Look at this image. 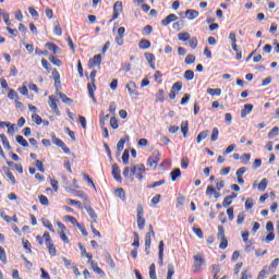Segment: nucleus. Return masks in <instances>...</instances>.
I'll return each mask as SVG.
<instances>
[{"label":"nucleus","instance_id":"7ed1b4c3","mask_svg":"<svg viewBox=\"0 0 279 279\" xmlns=\"http://www.w3.org/2000/svg\"><path fill=\"white\" fill-rule=\"evenodd\" d=\"M44 240L50 256H56V252H57L56 245H53V242L51 241V235L49 234V232L44 233Z\"/></svg>","mask_w":279,"mask_h":279},{"label":"nucleus","instance_id":"c85d7f7f","mask_svg":"<svg viewBox=\"0 0 279 279\" xmlns=\"http://www.w3.org/2000/svg\"><path fill=\"white\" fill-rule=\"evenodd\" d=\"M149 278L158 279V276L156 275V264H151L149 267Z\"/></svg>","mask_w":279,"mask_h":279},{"label":"nucleus","instance_id":"9b49d317","mask_svg":"<svg viewBox=\"0 0 279 279\" xmlns=\"http://www.w3.org/2000/svg\"><path fill=\"white\" fill-rule=\"evenodd\" d=\"M46 48L49 49V51H52L53 56H58L60 53L61 49L56 44L48 41L46 44Z\"/></svg>","mask_w":279,"mask_h":279},{"label":"nucleus","instance_id":"aec40b11","mask_svg":"<svg viewBox=\"0 0 279 279\" xmlns=\"http://www.w3.org/2000/svg\"><path fill=\"white\" fill-rule=\"evenodd\" d=\"M41 223L43 226H45V228H48L50 232H56V230H53V225L51 223V221H49V219L43 218Z\"/></svg>","mask_w":279,"mask_h":279},{"label":"nucleus","instance_id":"774afa93","mask_svg":"<svg viewBox=\"0 0 279 279\" xmlns=\"http://www.w3.org/2000/svg\"><path fill=\"white\" fill-rule=\"evenodd\" d=\"M181 167H182V169H189V159L186 157L182 158Z\"/></svg>","mask_w":279,"mask_h":279},{"label":"nucleus","instance_id":"79ce46f5","mask_svg":"<svg viewBox=\"0 0 279 279\" xmlns=\"http://www.w3.org/2000/svg\"><path fill=\"white\" fill-rule=\"evenodd\" d=\"M59 97H60L61 101H63V104H72L73 102V99L65 96L64 93H59Z\"/></svg>","mask_w":279,"mask_h":279},{"label":"nucleus","instance_id":"0e129e2a","mask_svg":"<svg viewBox=\"0 0 279 279\" xmlns=\"http://www.w3.org/2000/svg\"><path fill=\"white\" fill-rule=\"evenodd\" d=\"M195 62V56L194 54H187L185 58V64H193Z\"/></svg>","mask_w":279,"mask_h":279},{"label":"nucleus","instance_id":"bf43d9fd","mask_svg":"<svg viewBox=\"0 0 279 279\" xmlns=\"http://www.w3.org/2000/svg\"><path fill=\"white\" fill-rule=\"evenodd\" d=\"M53 32L56 36H62V27L60 26V23L57 22V25L54 26Z\"/></svg>","mask_w":279,"mask_h":279},{"label":"nucleus","instance_id":"a18cd8bd","mask_svg":"<svg viewBox=\"0 0 279 279\" xmlns=\"http://www.w3.org/2000/svg\"><path fill=\"white\" fill-rule=\"evenodd\" d=\"M122 162L123 165H128V162H130V150H124L122 155Z\"/></svg>","mask_w":279,"mask_h":279},{"label":"nucleus","instance_id":"6ab92c4d","mask_svg":"<svg viewBox=\"0 0 279 279\" xmlns=\"http://www.w3.org/2000/svg\"><path fill=\"white\" fill-rule=\"evenodd\" d=\"M172 182H175L180 175H182V171H180V168H177L170 172Z\"/></svg>","mask_w":279,"mask_h":279},{"label":"nucleus","instance_id":"3c124183","mask_svg":"<svg viewBox=\"0 0 279 279\" xmlns=\"http://www.w3.org/2000/svg\"><path fill=\"white\" fill-rule=\"evenodd\" d=\"M226 186V182H223L222 179H217L216 180V189L217 191H221Z\"/></svg>","mask_w":279,"mask_h":279},{"label":"nucleus","instance_id":"de8ad7c7","mask_svg":"<svg viewBox=\"0 0 279 279\" xmlns=\"http://www.w3.org/2000/svg\"><path fill=\"white\" fill-rule=\"evenodd\" d=\"M268 181L267 179H263L257 185L258 191H265L267 189Z\"/></svg>","mask_w":279,"mask_h":279},{"label":"nucleus","instance_id":"a19ab883","mask_svg":"<svg viewBox=\"0 0 279 279\" xmlns=\"http://www.w3.org/2000/svg\"><path fill=\"white\" fill-rule=\"evenodd\" d=\"M156 101H165V89H159L156 94Z\"/></svg>","mask_w":279,"mask_h":279},{"label":"nucleus","instance_id":"864d4df0","mask_svg":"<svg viewBox=\"0 0 279 279\" xmlns=\"http://www.w3.org/2000/svg\"><path fill=\"white\" fill-rule=\"evenodd\" d=\"M151 32H154V27H151V25H146L143 28V35L144 36H149V34H151Z\"/></svg>","mask_w":279,"mask_h":279},{"label":"nucleus","instance_id":"bb28decb","mask_svg":"<svg viewBox=\"0 0 279 279\" xmlns=\"http://www.w3.org/2000/svg\"><path fill=\"white\" fill-rule=\"evenodd\" d=\"M145 58L150 66L154 69V62H156V56L154 53H145Z\"/></svg>","mask_w":279,"mask_h":279},{"label":"nucleus","instance_id":"423d86ee","mask_svg":"<svg viewBox=\"0 0 279 279\" xmlns=\"http://www.w3.org/2000/svg\"><path fill=\"white\" fill-rule=\"evenodd\" d=\"M48 104L54 114H57V117H60V109L58 108V102H56V98H53V96H49Z\"/></svg>","mask_w":279,"mask_h":279},{"label":"nucleus","instance_id":"7c9ffc66","mask_svg":"<svg viewBox=\"0 0 279 279\" xmlns=\"http://www.w3.org/2000/svg\"><path fill=\"white\" fill-rule=\"evenodd\" d=\"M137 228L138 230H145V217H137Z\"/></svg>","mask_w":279,"mask_h":279},{"label":"nucleus","instance_id":"49530a36","mask_svg":"<svg viewBox=\"0 0 279 279\" xmlns=\"http://www.w3.org/2000/svg\"><path fill=\"white\" fill-rule=\"evenodd\" d=\"M0 217L7 222L11 223L12 222V217L8 216L5 211L0 209Z\"/></svg>","mask_w":279,"mask_h":279},{"label":"nucleus","instance_id":"e433bc0d","mask_svg":"<svg viewBox=\"0 0 279 279\" xmlns=\"http://www.w3.org/2000/svg\"><path fill=\"white\" fill-rule=\"evenodd\" d=\"M116 195L117 197H119L120 199H122V202H125V191L123 189H117L116 190Z\"/></svg>","mask_w":279,"mask_h":279},{"label":"nucleus","instance_id":"20e7f679","mask_svg":"<svg viewBox=\"0 0 279 279\" xmlns=\"http://www.w3.org/2000/svg\"><path fill=\"white\" fill-rule=\"evenodd\" d=\"M121 12H123V3L121 1H117L113 5V17L110 22L112 23V21L119 19V14H121Z\"/></svg>","mask_w":279,"mask_h":279},{"label":"nucleus","instance_id":"b1692460","mask_svg":"<svg viewBox=\"0 0 279 279\" xmlns=\"http://www.w3.org/2000/svg\"><path fill=\"white\" fill-rule=\"evenodd\" d=\"M132 247H141V238L136 232L133 233V243Z\"/></svg>","mask_w":279,"mask_h":279},{"label":"nucleus","instance_id":"09e8293b","mask_svg":"<svg viewBox=\"0 0 279 279\" xmlns=\"http://www.w3.org/2000/svg\"><path fill=\"white\" fill-rule=\"evenodd\" d=\"M234 149H236V145L234 144L229 145L223 151V156H228V154H232Z\"/></svg>","mask_w":279,"mask_h":279},{"label":"nucleus","instance_id":"c9c22d12","mask_svg":"<svg viewBox=\"0 0 279 279\" xmlns=\"http://www.w3.org/2000/svg\"><path fill=\"white\" fill-rule=\"evenodd\" d=\"M207 94L219 97L221 95V90L219 88H207Z\"/></svg>","mask_w":279,"mask_h":279},{"label":"nucleus","instance_id":"9d476101","mask_svg":"<svg viewBox=\"0 0 279 279\" xmlns=\"http://www.w3.org/2000/svg\"><path fill=\"white\" fill-rule=\"evenodd\" d=\"M175 21H178V15L171 13V14H169L166 19H163V20L161 21V25H162L163 27H167V25H170V23H173V22H175Z\"/></svg>","mask_w":279,"mask_h":279},{"label":"nucleus","instance_id":"5701e85b","mask_svg":"<svg viewBox=\"0 0 279 279\" xmlns=\"http://www.w3.org/2000/svg\"><path fill=\"white\" fill-rule=\"evenodd\" d=\"M208 134L209 132L208 131H203L201 132L197 137H196V143H202V141H205V138H208Z\"/></svg>","mask_w":279,"mask_h":279},{"label":"nucleus","instance_id":"1a4fd4ad","mask_svg":"<svg viewBox=\"0 0 279 279\" xmlns=\"http://www.w3.org/2000/svg\"><path fill=\"white\" fill-rule=\"evenodd\" d=\"M99 64H101V54H96L93 59H89L88 68L95 69V66H99Z\"/></svg>","mask_w":279,"mask_h":279},{"label":"nucleus","instance_id":"4d7b16f0","mask_svg":"<svg viewBox=\"0 0 279 279\" xmlns=\"http://www.w3.org/2000/svg\"><path fill=\"white\" fill-rule=\"evenodd\" d=\"M274 239H276V234H274V232H270L267 234V236L265 239H263V241H265V243H271V241H274Z\"/></svg>","mask_w":279,"mask_h":279},{"label":"nucleus","instance_id":"c03bdc74","mask_svg":"<svg viewBox=\"0 0 279 279\" xmlns=\"http://www.w3.org/2000/svg\"><path fill=\"white\" fill-rule=\"evenodd\" d=\"M8 97H9V99L16 101V99H19V94L16 93V90L10 89Z\"/></svg>","mask_w":279,"mask_h":279},{"label":"nucleus","instance_id":"72a5a7b5","mask_svg":"<svg viewBox=\"0 0 279 279\" xmlns=\"http://www.w3.org/2000/svg\"><path fill=\"white\" fill-rule=\"evenodd\" d=\"M163 256H165V242L160 241L159 242V259H160V263H162Z\"/></svg>","mask_w":279,"mask_h":279},{"label":"nucleus","instance_id":"ddd939ff","mask_svg":"<svg viewBox=\"0 0 279 279\" xmlns=\"http://www.w3.org/2000/svg\"><path fill=\"white\" fill-rule=\"evenodd\" d=\"M112 175L117 182H121V169L117 163L112 166Z\"/></svg>","mask_w":279,"mask_h":279},{"label":"nucleus","instance_id":"5fc2aeb1","mask_svg":"<svg viewBox=\"0 0 279 279\" xmlns=\"http://www.w3.org/2000/svg\"><path fill=\"white\" fill-rule=\"evenodd\" d=\"M254 208V199L247 198L245 202V209L246 210H252Z\"/></svg>","mask_w":279,"mask_h":279},{"label":"nucleus","instance_id":"2eb2a0df","mask_svg":"<svg viewBox=\"0 0 279 279\" xmlns=\"http://www.w3.org/2000/svg\"><path fill=\"white\" fill-rule=\"evenodd\" d=\"M185 16L189 19V21H194V19H197V16H199V12L189 9L185 11Z\"/></svg>","mask_w":279,"mask_h":279},{"label":"nucleus","instance_id":"f03ea898","mask_svg":"<svg viewBox=\"0 0 279 279\" xmlns=\"http://www.w3.org/2000/svg\"><path fill=\"white\" fill-rule=\"evenodd\" d=\"M218 241H220L219 248L226 250L228 247V239H226V230L222 226H218Z\"/></svg>","mask_w":279,"mask_h":279},{"label":"nucleus","instance_id":"a878e982","mask_svg":"<svg viewBox=\"0 0 279 279\" xmlns=\"http://www.w3.org/2000/svg\"><path fill=\"white\" fill-rule=\"evenodd\" d=\"M16 142L22 145V147H29V143L22 135L16 136Z\"/></svg>","mask_w":279,"mask_h":279},{"label":"nucleus","instance_id":"0eeeda50","mask_svg":"<svg viewBox=\"0 0 279 279\" xmlns=\"http://www.w3.org/2000/svg\"><path fill=\"white\" fill-rule=\"evenodd\" d=\"M87 90L90 99H93L94 104H97V98H95V92L97 90V86H95V83L93 82L88 83Z\"/></svg>","mask_w":279,"mask_h":279},{"label":"nucleus","instance_id":"338daca9","mask_svg":"<svg viewBox=\"0 0 279 279\" xmlns=\"http://www.w3.org/2000/svg\"><path fill=\"white\" fill-rule=\"evenodd\" d=\"M137 217H143V215H145V210L143 209V206L141 204L137 205Z\"/></svg>","mask_w":279,"mask_h":279},{"label":"nucleus","instance_id":"412c9836","mask_svg":"<svg viewBox=\"0 0 279 279\" xmlns=\"http://www.w3.org/2000/svg\"><path fill=\"white\" fill-rule=\"evenodd\" d=\"M0 138L5 149H12V146H10V141H8V137L5 136V134H0Z\"/></svg>","mask_w":279,"mask_h":279},{"label":"nucleus","instance_id":"6e6d98bb","mask_svg":"<svg viewBox=\"0 0 279 279\" xmlns=\"http://www.w3.org/2000/svg\"><path fill=\"white\" fill-rule=\"evenodd\" d=\"M52 77L54 80V84H60V72H58V70L52 71Z\"/></svg>","mask_w":279,"mask_h":279},{"label":"nucleus","instance_id":"393cba45","mask_svg":"<svg viewBox=\"0 0 279 279\" xmlns=\"http://www.w3.org/2000/svg\"><path fill=\"white\" fill-rule=\"evenodd\" d=\"M149 247H151V238L149 234L145 235V252L146 254H149Z\"/></svg>","mask_w":279,"mask_h":279},{"label":"nucleus","instance_id":"4c0bfd02","mask_svg":"<svg viewBox=\"0 0 279 279\" xmlns=\"http://www.w3.org/2000/svg\"><path fill=\"white\" fill-rule=\"evenodd\" d=\"M0 260L5 265L8 263V256L5 255V248L0 246Z\"/></svg>","mask_w":279,"mask_h":279},{"label":"nucleus","instance_id":"69168bd1","mask_svg":"<svg viewBox=\"0 0 279 279\" xmlns=\"http://www.w3.org/2000/svg\"><path fill=\"white\" fill-rule=\"evenodd\" d=\"M171 90L175 92V90H182V82H177L172 85Z\"/></svg>","mask_w":279,"mask_h":279},{"label":"nucleus","instance_id":"4be33fe9","mask_svg":"<svg viewBox=\"0 0 279 279\" xmlns=\"http://www.w3.org/2000/svg\"><path fill=\"white\" fill-rule=\"evenodd\" d=\"M140 49H149L151 47V41L147 39H142L138 44Z\"/></svg>","mask_w":279,"mask_h":279},{"label":"nucleus","instance_id":"ea45409f","mask_svg":"<svg viewBox=\"0 0 279 279\" xmlns=\"http://www.w3.org/2000/svg\"><path fill=\"white\" fill-rule=\"evenodd\" d=\"M187 40H189V46L191 47V49H197V45H198L197 37H192Z\"/></svg>","mask_w":279,"mask_h":279},{"label":"nucleus","instance_id":"680f3d73","mask_svg":"<svg viewBox=\"0 0 279 279\" xmlns=\"http://www.w3.org/2000/svg\"><path fill=\"white\" fill-rule=\"evenodd\" d=\"M217 192V190H215V187L213 185H208L207 190H206V195H208L209 197L215 195V193Z\"/></svg>","mask_w":279,"mask_h":279},{"label":"nucleus","instance_id":"6e6552de","mask_svg":"<svg viewBox=\"0 0 279 279\" xmlns=\"http://www.w3.org/2000/svg\"><path fill=\"white\" fill-rule=\"evenodd\" d=\"M204 263V256L197 254L194 256V271H199L202 269V264Z\"/></svg>","mask_w":279,"mask_h":279},{"label":"nucleus","instance_id":"a211bd4d","mask_svg":"<svg viewBox=\"0 0 279 279\" xmlns=\"http://www.w3.org/2000/svg\"><path fill=\"white\" fill-rule=\"evenodd\" d=\"M191 34L189 32H183L178 34V39L181 40V43H186V40H190Z\"/></svg>","mask_w":279,"mask_h":279},{"label":"nucleus","instance_id":"603ef678","mask_svg":"<svg viewBox=\"0 0 279 279\" xmlns=\"http://www.w3.org/2000/svg\"><path fill=\"white\" fill-rule=\"evenodd\" d=\"M219 138V129L214 128L211 131V141L215 142Z\"/></svg>","mask_w":279,"mask_h":279},{"label":"nucleus","instance_id":"58836bf2","mask_svg":"<svg viewBox=\"0 0 279 279\" xmlns=\"http://www.w3.org/2000/svg\"><path fill=\"white\" fill-rule=\"evenodd\" d=\"M181 132H183V136L186 137V134H189V121L181 123Z\"/></svg>","mask_w":279,"mask_h":279},{"label":"nucleus","instance_id":"13d9d810","mask_svg":"<svg viewBox=\"0 0 279 279\" xmlns=\"http://www.w3.org/2000/svg\"><path fill=\"white\" fill-rule=\"evenodd\" d=\"M110 125H111L112 130H118L119 129V122L117 121V118L112 117L110 119Z\"/></svg>","mask_w":279,"mask_h":279},{"label":"nucleus","instance_id":"f8f14e48","mask_svg":"<svg viewBox=\"0 0 279 279\" xmlns=\"http://www.w3.org/2000/svg\"><path fill=\"white\" fill-rule=\"evenodd\" d=\"M137 173H145V165H134L131 168V175H136Z\"/></svg>","mask_w":279,"mask_h":279},{"label":"nucleus","instance_id":"c756f323","mask_svg":"<svg viewBox=\"0 0 279 279\" xmlns=\"http://www.w3.org/2000/svg\"><path fill=\"white\" fill-rule=\"evenodd\" d=\"M183 77H185V80H187L189 82H191L194 77H195V72H193V70H186L184 72Z\"/></svg>","mask_w":279,"mask_h":279},{"label":"nucleus","instance_id":"052dcab7","mask_svg":"<svg viewBox=\"0 0 279 279\" xmlns=\"http://www.w3.org/2000/svg\"><path fill=\"white\" fill-rule=\"evenodd\" d=\"M32 119H33L34 123H36L37 125H40V123H43V118H40V116H38L36 113H34L32 116Z\"/></svg>","mask_w":279,"mask_h":279},{"label":"nucleus","instance_id":"f257e3e1","mask_svg":"<svg viewBox=\"0 0 279 279\" xmlns=\"http://www.w3.org/2000/svg\"><path fill=\"white\" fill-rule=\"evenodd\" d=\"M158 162H160V151L154 150L151 156L147 159V167L150 169H156L158 167Z\"/></svg>","mask_w":279,"mask_h":279},{"label":"nucleus","instance_id":"8fccbe9b","mask_svg":"<svg viewBox=\"0 0 279 279\" xmlns=\"http://www.w3.org/2000/svg\"><path fill=\"white\" fill-rule=\"evenodd\" d=\"M2 19L8 27H10V25H12V23L10 22V13L3 12Z\"/></svg>","mask_w":279,"mask_h":279},{"label":"nucleus","instance_id":"37998d69","mask_svg":"<svg viewBox=\"0 0 279 279\" xmlns=\"http://www.w3.org/2000/svg\"><path fill=\"white\" fill-rule=\"evenodd\" d=\"M173 274H175V269L173 268L172 264L168 265V275H167V279H172L173 278Z\"/></svg>","mask_w":279,"mask_h":279},{"label":"nucleus","instance_id":"cd10ccee","mask_svg":"<svg viewBox=\"0 0 279 279\" xmlns=\"http://www.w3.org/2000/svg\"><path fill=\"white\" fill-rule=\"evenodd\" d=\"M49 60L51 63L54 64V66H62V61L60 59H58L56 56L50 54Z\"/></svg>","mask_w":279,"mask_h":279},{"label":"nucleus","instance_id":"2f4dec72","mask_svg":"<svg viewBox=\"0 0 279 279\" xmlns=\"http://www.w3.org/2000/svg\"><path fill=\"white\" fill-rule=\"evenodd\" d=\"M251 158H252V155H251V154H243V155L240 157V160H241L242 165H248Z\"/></svg>","mask_w":279,"mask_h":279},{"label":"nucleus","instance_id":"f3484780","mask_svg":"<svg viewBox=\"0 0 279 279\" xmlns=\"http://www.w3.org/2000/svg\"><path fill=\"white\" fill-rule=\"evenodd\" d=\"M125 147V141L123 138H121L118 144H117V153H116V156H121V151H123Z\"/></svg>","mask_w":279,"mask_h":279},{"label":"nucleus","instance_id":"dca6fc26","mask_svg":"<svg viewBox=\"0 0 279 279\" xmlns=\"http://www.w3.org/2000/svg\"><path fill=\"white\" fill-rule=\"evenodd\" d=\"M254 109V106L252 104L244 105V109L241 110V117L242 119H245L250 112Z\"/></svg>","mask_w":279,"mask_h":279},{"label":"nucleus","instance_id":"39448f33","mask_svg":"<svg viewBox=\"0 0 279 279\" xmlns=\"http://www.w3.org/2000/svg\"><path fill=\"white\" fill-rule=\"evenodd\" d=\"M52 143L53 145H57V147H61L64 151V154H69L71 150L69 149V147H66V144H64V142H62V140L53 136L52 137Z\"/></svg>","mask_w":279,"mask_h":279},{"label":"nucleus","instance_id":"e2e57ef3","mask_svg":"<svg viewBox=\"0 0 279 279\" xmlns=\"http://www.w3.org/2000/svg\"><path fill=\"white\" fill-rule=\"evenodd\" d=\"M39 202L43 206H49V198H47L45 195L39 196Z\"/></svg>","mask_w":279,"mask_h":279},{"label":"nucleus","instance_id":"f704fd0d","mask_svg":"<svg viewBox=\"0 0 279 279\" xmlns=\"http://www.w3.org/2000/svg\"><path fill=\"white\" fill-rule=\"evenodd\" d=\"M277 134H279V128L274 126L271 131L268 133V138L271 141L272 138H276Z\"/></svg>","mask_w":279,"mask_h":279},{"label":"nucleus","instance_id":"4468645a","mask_svg":"<svg viewBox=\"0 0 279 279\" xmlns=\"http://www.w3.org/2000/svg\"><path fill=\"white\" fill-rule=\"evenodd\" d=\"M126 88L130 95H138V90H136V83L133 81H130L126 84Z\"/></svg>","mask_w":279,"mask_h":279},{"label":"nucleus","instance_id":"473e14b6","mask_svg":"<svg viewBox=\"0 0 279 279\" xmlns=\"http://www.w3.org/2000/svg\"><path fill=\"white\" fill-rule=\"evenodd\" d=\"M87 213L89 215V217L93 219V223H97V214L95 213V209H93L92 207L87 208Z\"/></svg>","mask_w":279,"mask_h":279}]
</instances>
